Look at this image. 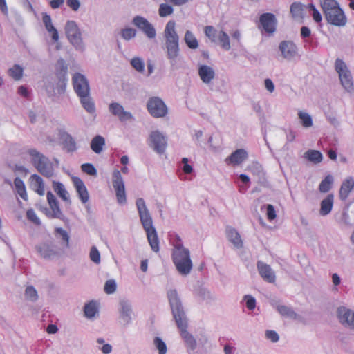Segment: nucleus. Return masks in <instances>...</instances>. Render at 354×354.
I'll return each mask as SVG.
<instances>
[{
  "mask_svg": "<svg viewBox=\"0 0 354 354\" xmlns=\"http://www.w3.org/2000/svg\"><path fill=\"white\" fill-rule=\"evenodd\" d=\"M167 297L173 317L178 328L180 330L181 337L183 339L187 347L192 351L195 350L197 346L196 341L193 335L187 330V317L176 290H169L167 292Z\"/></svg>",
  "mask_w": 354,
  "mask_h": 354,
  "instance_id": "1",
  "label": "nucleus"
},
{
  "mask_svg": "<svg viewBox=\"0 0 354 354\" xmlns=\"http://www.w3.org/2000/svg\"><path fill=\"white\" fill-rule=\"evenodd\" d=\"M165 39V49L166 56L169 62L171 68L177 70L182 66V59L180 56V37L176 30V22L169 21L163 32Z\"/></svg>",
  "mask_w": 354,
  "mask_h": 354,
  "instance_id": "2",
  "label": "nucleus"
},
{
  "mask_svg": "<svg viewBox=\"0 0 354 354\" xmlns=\"http://www.w3.org/2000/svg\"><path fill=\"white\" fill-rule=\"evenodd\" d=\"M136 207L139 214L140 223L145 230L149 244L154 252L160 250L159 239L157 231L153 226V219L143 198L136 200Z\"/></svg>",
  "mask_w": 354,
  "mask_h": 354,
  "instance_id": "3",
  "label": "nucleus"
},
{
  "mask_svg": "<svg viewBox=\"0 0 354 354\" xmlns=\"http://www.w3.org/2000/svg\"><path fill=\"white\" fill-rule=\"evenodd\" d=\"M173 246L172 260L176 270L181 275L189 274L193 267L189 250L184 247L178 235H176Z\"/></svg>",
  "mask_w": 354,
  "mask_h": 354,
  "instance_id": "4",
  "label": "nucleus"
},
{
  "mask_svg": "<svg viewBox=\"0 0 354 354\" xmlns=\"http://www.w3.org/2000/svg\"><path fill=\"white\" fill-rule=\"evenodd\" d=\"M319 4L327 21L335 26H344L347 18L336 0H319Z\"/></svg>",
  "mask_w": 354,
  "mask_h": 354,
  "instance_id": "5",
  "label": "nucleus"
},
{
  "mask_svg": "<svg viewBox=\"0 0 354 354\" xmlns=\"http://www.w3.org/2000/svg\"><path fill=\"white\" fill-rule=\"evenodd\" d=\"M27 153L30 161L37 170L44 177L51 178L54 176L55 169L48 158L35 149H30Z\"/></svg>",
  "mask_w": 354,
  "mask_h": 354,
  "instance_id": "6",
  "label": "nucleus"
},
{
  "mask_svg": "<svg viewBox=\"0 0 354 354\" xmlns=\"http://www.w3.org/2000/svg\"><path fill=\"white\" fill-rule=\"evenodd\" d=\"M65 34L69 43L75 50L83 52L85 44L83 41L81 30L77 24L73 20L66 21L64 27Z\"/></svg>",
  "mask_w": 354,
  "mask_h": 354,
  "instance_id": "7",
  "label": "nucleus"
},
{
  "mask_svg": "<svg viewBox=\"0 0 354 354\" xmlns=\"http://www.w3.org/2000/svg\"><path fill=\"white\" fill-rule=\"evenodd\" d=\"M204 32L207 37L213 42L220 44L221 47L228 51L231 48L229 35L223 30L218 31L212 26H207L204 28Z\"/></svg>",
  "mask_w": 354,
  "mask_h": 354,
  "instance_id": "8",
  "label": "nucleus"
},
{
  "mask_svg": "<svg viewBox=\"0 0 354 354\" xmlns=\"http://www.w3.org/2000/svg\"><path fill=\"white\" fill-rule=\"evenodd\" d=\"M335 67L339 75L342 86L346 91L352 92L354 88L353 78L346 64L342 59H337L335 60Z\"/></svg>",
  "mask_w": 354,
  "mask_h": 354,
  "instance_id": "9",
  "label": "nucleus"
},
{
  "mask_svg": "<svg viewBox=\"0 0 354 354\" xmlns=\"http://www.w3.org/2000/svg\"><path fill=\"white\" fill-rule=\"evenodd\" d=\"M35 250L41 258L48 260L59 257L64 252L62 248H58L51 241L39 243L35 246Z\"/></svg>",
  "mask_w": 354,
  "mask_h": 354,
  "instance_id": "10",
  "label": "nucleus"
},
{
  "mask_svg": "<svg viewBox=\"0 0 354 354\" xmlns=\"http://www.w3.org/2000/svg\"><path fill=\"white\" fill-rule=\"evenodd\" d=\"M119 322L124 326L129 325L133 319L132 302L127 299H121L118 307Z\"/></svg>",
  "mask_w": 354,
  "mask_h": 354,
  "instance_id": "11",
  "label": "nucleus"
},
{
  "mask_svg": "<svg viewBox=\"0 0 354 354\" xmlns=\"http://www.w3.org/2000/svg\"><path fill=\"white\" fill-rule=\"evenodd\" d=\"M149 113L154 118H162L167 113V107L158 97H150L147 103Z\"/></svg>",
  "mask_w": 354,
  "mask_h": 354,
  "instance_id": "12",
  "label": "nucleus"
},
{
  "mask_svg": "<svg viewBox=\"0 0 354 354\" xmlns=\"http://www.w3.org/2000/svg\"><path fill=\"white\" fill-rule=\"evenodd\" d=\"M149 146L158 154L165 153L167 147V138L159 131H153L149 136Z\"/></svg>",
  "mask_w": 354,
  "mask_h": 354,
  "instance_id": "13",
  "label": "nucleus"
},
{
  "mask_svg": "<svg viewBox=\"0 0 354 354\" xmlns=\"http://www.w3.org/2000/svg\"><path fill=\"white\" fill-rule=\"evenodd\" d=\"M132 24L141 30L147 38L152 39L156 37V28L146 18L136 15L133 18Z\"/></svg>",
  "mask_w": 354,
  "mask_h": 354,
  "instance_id": "14",
  "label": "nucleus"
},
{
  "mask_svg": "<svg viewBox=\"0 0 354 354\" xmlns=\"http://www.w3.org/2000/svg\"><path fill=\"white\" fill-rule=\"evenodd\" d=\"M113 186L115 191L117 201L120 204L127 201L124 183L120 172L118 170L113 174Z\"/></svg>",
  "mask_w": 354,
  "mask_h": 354,
  "instance_id": "15",
  "label": "nucleus"
},
{
  "mask_svg": "<svg viewBox=\"0 0 354 354\" xmlns=\"http://www.w3.org/2000/svg\"><path fill=\"white\" fill-rule=\"evenodd\" d=\"M73 88L78 97L90 94V87L86 77L80 73L73 77Z\"/></svg>",
  "mask_w": 354,
  "mask_h": 354,
  "instance_id": "16",
  "label": "nucleus"
},
{
  "mask_svg": "<svg viewBox=\"0 0 354 354\" xmlns=\"http://www.w3.org/2000/svg\"><path fill=\"white\" fill-rule=\"evenodd\" d=\"M337 316L339 322L346 327L354 329V311L345 306L337 310Z\"/></svg>",
  "mask_w": 354,
  "mask_h": 354,
  "instance_id": "17",
  "label": "nucleus"
},
{
  "mask_svg": "<svg viewBox=\"0 0 354 354\" xmlns=\"http://www.w3.org/2000/svg\"><path fill=\"white\" fill-rule=\"evenodd\" d=\"M47 201L50 206V209H46V215L49 218L62 219L63 214L59 208V203L51 192H47Z\"/></svg>",
  "mask_w": 354,
  "mask_h": 354,
  "instance_id": "18",
  "label": "nucleus"
},
{
  "mask_svg": "<svg viewBox=\"0 0 354 354\" xmlns=\"http://www.w3.org/2000/svg\"><path fill=\"white\" fill-rule=\"evenodd\" d=\"M109 111L113 115L117 117L120 122L133 120V115L125 111L123 106L118 102H111L109 105Z\"/></svg>",
  "mask_w": 354,
  "mask_h": 354,
  "instance_id": "19",
  "label": "nucleus"
},
{
  "mask_svg": "<svg viewBox=\"0 0 354 354\" xmlns=\"http://www.w3.org/2000/svg\"><path fill=\"white\" fill-rule=\"evenodd\" d=\"M257 267L260 276L264 281L270 283L275 282V272L269 265L259 261L257 263Z\"/></svg>",
  "mask_w": 354,
  "mask_h": 354,
  "instance_id": "20",
  "label": "nucleus"
},
{
  "mask_svg": "<svg viewBox=\"0 0 354 354\" xmlns=\"http://www.w3.org/2000/svg\"><path fill=\"white\" fill-rule=\"evenodd\" d=\"M198 73L203 83L206 85L212 84L216 77L214 69L205 64H201L198 66Z\"/></svg>",
  "mask_w": 354,
  "mask_h": 354,
  "instance_id": "21",
  "label": "nucleus"
},
{
  "mask_svg": "<svg viewBox=\"0 0 354 354\" xmlns=\"http://www.w3.org/2000/svg\"><path fill=\"white\" fill-rule=\"evenodd\" d=\"M259 21L263 30L268 33H273L276 30L277 19L272 13H263L260 16Z\"/></svg>",
  "mask_w": 354,
  "mask_h": 354,
  "instance_id": "22",
  "label": "nucleus"
},
{
  "mask_svg": "<svg viewBox=\"0 0 354 354\" xmlns=\"http://www.w3.org/2000/svg\"><path fill=\"white\" fill-rule=\"evenodd\" d=\"M279 50L286 59L290 60L297 55V47L291 41H283L279 44Z\"/></svg>",
  "mask_w": 354,
  "mask_h": 354,
  "instance_id": "23",
  "label": "nucleus"
},
{
  "mask_svg": "<svg viewBox=\"0 0 354 354\" xmlns=\"http://www.w3.org/2000/svg\"><path fill=\"white\" fill-rule=\"evenodd\" d=\"M73 182L82 203L88 202L89 194L84 182L78 177L73 178Z\"/></svg>",
  "mask_w": 354,
  "mask_h": 354,
  "instance_id": "24",
  "label": "nucleus"
},
{
  "mask_svg": "<svg viewBox=\"0 0 354 354\" xmlns=\"http://www.w3.org/2000/svg\"><path fill=\"white\" fill-rule=\"evenodd\" d=\"M248 152L245 149H236L227 158L226 162L229 164L238 165L244 162L248 158Z\"/></svg>",
  "mask_w": 354,
  "mask_h": 354,
  "instance_id": "25",
  "label": "nucleus"
},
{
  "mask_svg": "<svg viewBox=\"0 0 354 354\" xmlns=\"http://www.w3.org/2000/svg\"><path fill=\"white\" fill-rule=\"evenodd\" d=\"M354 189V178L351 176L346 178L342 183L339 192V198L346 201L349 194Z\"/></svg>",
  "mask_w": 354,
  "mask_h": 354,
  "instance_id": "26",
  "label": "nucleus"
},
{
  "mask_svg": "<svg viewBox=\"0 0 354 354\" xmlns=\"http://www.w3.org/2000/svg\"><path fill=\"white\" fill-rule=\"evenodd\" d=\"M226 236L228 241L232 243L234 248L240 249L243 247V243L239 233L232 227H227Z\"/></svg>",
  "mask_w": 354,
  "mask_h": 354,
  "instance_id": "27",
  "label": "nucleus"
},
{
  "mask_svg": "<svg viewBox=\"0 0 354 354\" xmlns=\"http://www.w3.org/2000/svg\"><path fill=\"white\" fill-rule=\"evenodd\" d=\"M30 186L32 189L39 195L44 196L45 193L44 180L41 176L37 174H32L30 178Z\"/></svg>",
  "mask_w": 354,
  "mask_h": 354,
  "instance_id": "28",
  "label": "nucleus"
},
{
  "mask_svg": "<svg viewBox=\"0 0 354 354\" xmlns=\"http://www.w3.org/2000/svg\"><path fill=\"white\" fill-rule=\"evenodd\" d=\"M43 23L45 26L46 30L51 35L52 39L55 41H58L59 34L57 30L54 27L51 17L47 13H43L42 17Z\"/></svg>",
  "mask_w": 354,
  "mask_h": 354,
  "instance_id": "29",
  "label": "nucleus"
},
{
  "mask_svg": "<svg viewBox=\"0 0 354 354\" xmlns=\"http://www.w3.org/2000/svg\"><path fill=\"white\" fill-rule=\"evenodd\" d=\"M62 140L64 146V149L68 153H72L77 149V143L75 140L72 136L68 133H64L62 135Z\"/></svg>",
  "mask_w": 354,
  "mask_h": 354,
  "instance_id": "30",
  "label": "nucleus"
},
{
  "mask_svg": "<svg viewBox=\"0 0 354 354\" xmlns=\"http://www.w3.org/2000/svg\"><path fill=\"white\" fill-rule=\"evenodd\" d=\"M334 196L332 194H328L321 201L319 214L322 216L329 214L333 209Z\"/></svg>",
  "mask_w": 354,
  "mask_h": 354,
  "instance_id": "31",
  "label": "nucleus"
},
{
  "mask_svg": "<svg viewBox=\"0 0 354 354\" xmlns=\"http://www.w3.org/2000/svg\"><path fill=\"white\" fill-rule=\"evenodd\" d=\"M277 312L283 317L292 319H297L299 315L289 306L281 304H273Z\"/></svg>",
  "mask_w": 354,
  "mask_h": 354,
  "instance_id": "32",
  "label": "nucleus"
},
{
  "mask_svg": "<svg viewBox=\"0 0 354 354\" xmlns=\"http://www.w3.org/2000/svg\"><path fill=\"white\" fill-rule=\"evenodd\" d=\"M55 235L57 239H60L62 249L68 248L69 247V234L62 227H57L55 230Z\"/></svg>",
  "mask_w": 354,
  "mask_h": 354,
  "instance_id": "33",
  "label": "nucleus"
},
{
  "mask_svg": "<svg viewBox=\"0 0 354 354\" xmlns=\"http://www.w3.org/2000/svg\"><path fill=\"white\" fill-rule=\"evenodd\" d=\"M83 108L89 113L93 114L95 112V105L90 94H86L79 97Z\"/></svg>",
  "mask_w": 354,
  "mask_h": 354,
  "instance_id": "34",
  "label": "nucleus"
},
{
  "mask_svg": "<svg viewBox=\"0 0 354 354\" xmlns=\"http://www.w3.org/2000/svg\"><path fill=\"white\" fill-rule=\"evenodd\" d=\"M53 187L54 191L63 201L68 203H71L68 192L66 190L62 183L53 181Z\"/></svg>",
  "mask_w": 354,
  "mask_h": 354,
  "instance_id": "35",
  "label": "nucleus"
},
{
  "mask_svg": "<svg viewBox=\"0 0 354 354\" xmlns=\"http://www.w3.org/2000/svg\"><path fill=\"white\" fill-rule=\"evenodd\" d=\"M304 156L306 159L315 164L319 163L323 160V156L322 153L317 150H308L304 153Z\"/></svg>",
  "mask_w": 354,
  "mask_h": 354,
  "instance_id": "36",
  "label": "nucleus"
},
{
  "mask_svg": "<svg viewBox=\"0 0 354 354\" xmlns=\"http://www.w3.org/2000/svg\"><path fill=\"white\" fill-rule=\"evenodd\" d=\"M105 145V140L101 136L94 137L91 142V149L96 153H100Z\"/></svg>",
  "mask_w": 354,
  "mask_h": 354,
  "instance_id": "37",
  "label": "nucleus"
},
{
  "mask_svg": "<svg viewBox=\"0 0 354 354\" xmlns=\"http://www.w3.org/2000/svg\"><path fill=\"white\" fill-rule=\"evenodd\" d=\"M84 315L88 319H93L98 312L97 303L91 301L86 304L84 308Z\"/></svg>",
  "mask_w": 354,
  "mask_h": 354,
  "instance_id": "38",
  "label": "nucleus"
},
{
  "mask_svg": "<svg viewBox=\"0 0 354 354\" xmlns=\"http://www.w3.org/2000/svg\"><path fill=\"white\" fill-rule=\"evenodd\" d=\"M249 171L253 174L257 176L259 180L265 179V173L261 164L257 162H254L248 166Z\"/></svg>",
  "mask_w": 354,
  "mask_h": 354,
  "instance_id": "39",
  "label": "nucleus"
},
{
  "mask_svg": "<svg viewBox=\"0 0 354 354\" xmlns=\"http://www.w3.org/2000/svg\"><path fill=\"white\" fill-rule=\"evenodd\" d=\"M184 41L186 45L191 49H196L198 47V40L190 30L185 32Z\"/></svg>",
  "mask_w": 354,
  "mask_h": 354,
  "instance_id": "40",
  "label": "nucleus"
},
{
  "mask_svg": "<svg viewBox=\"0 0 354 354\" xmlns=\"http://www.w3.org/2000/svg\"><path fill=\"white\" fill-rule=\"evenodd\" d=\"M131 67L139 73L145 72V61L140 57H134L130 61Z\"/></svg>",
  "mask_w": 354,
  "mask_h": 354,
  "instance_id": "41",
  "label": "nucleus"
},
{
  "mask_svg": "<svg viewBox=\"0 0 354 354\" xmlns=\"http://www.w3.org/2000/svg\"><path fill=\"white\" fill-rule=\"evenodd\" d=\"M298 118L300 120L301 125L304 128H310L313 126V119L309 113L302 111H299L298 112Z\"/></svg>",
  "mask_w": 354,
  "mask_h": 354,
  "instance_id": "42",
  "label": "nucleus"
},
{
  "mask_svg": "<svg viewBox=\"0 0 354 354\" xmlns=\"http://www.w3.org/2000/svg\"><path fill=\"white\" fill-rule=\"evenodd\" d=\"M14 185L18 194L24 199L27 200L28 196L26 191V187L23 180L19 178H16L14 180Z\"/></svg>",
  "mask_w": 354,
  "mask_h": 354,
  "instance_id": "43",
  "label": "nucleus"
},
{
  "mask_svg": "<svg viewBox=\"0 0 354 354\" xmlns=\"http://www.w3.org/2000/svg\"><path fill=\"white\" fill-rule=\"evenodd\" d=\"M24 296L26 299L32 302L36 301L39 298L37 291L32 286L26 288Z\"/></svg>",
  "mask_w": 354,
  "mask_h": 354,
  "instance_id": "44",
  "label": "nucleus"
},
{
  "mask_svg": "<svg viewBox=\"0 0 354 354\" xmlns=\"http://www.w3.org/2000/svg\"><path fill=\"white\" fill-rule=\"evenodd\" d=\"M333 182V178L331 175H328L322 180L319 186V190L322 193L328 192Z\"/></svg>",
  "mask_w": 354,
  "mask_h": 354,
  "instance_id": "45",
  "label": "nucleus"
},
{
  "mask_svg": "<svg viewBox=\"0 0 354 354\" xmlns=\"http://www.w3.org/2000/svg\"><path fill=\"white\" fill-rule=\"evenodd\" d=\"M304 6L300 2H294L290 6V12L293 17H302Z\"/></svg>",
  "mask_w": 354,
  "mask_h": 354,
  "instance_id": "46",
  "label": "nucleus"
},
{
  "mask_svg": "<svg viewBox=\"0 0 354 354\" xmlns=\"http://www.w3.org/2000/svg\"><path fill=\"white\" fill-rule=\"evenodd\" d=\"M23 72L24 69L21 66L18 64H15L12 68L9 69L8 74L15 80L17 81L21 79L23 76Z\"/></svg>",
  "mask_w": 354,
  "mask_h": 354,
  "instance_id": "47",
  "label": "nucleus"
},
{
  "mask_svg": "<svg viewBox=\"0 0 354 354\" xmlns=\"http://www.w3.org/2000/svg\"><path fill=\"white\" fill-rule=\"evenodd\" d=\"M137 31L133 28H125L121 30L120 35L122 39L126 41L134 38L136 36Z\"/></svg>",
  "mask_w": 354,
  "mask_h": 354,
  "instance_id": "48",
  "label": "nucleus"
},
{
  "mask_svg": "<svg viewBox=\"0 0 354 354\" xmlns=\"http://www.w3.org/2000/svg\"><path fill=\"white\" fill-rule=\"evenodd\" d=\"M173 12V7L167 3H161L159 6L158 14L161 17H167L171 15Z\"/></svg>",
  "mask_w": 354,
  "mask_h": 354,
  "instance_id": "49",
  "label": "nucleus"
},
{
  "mask_svg": "<svg viewBox=\"0 0 354 354\" xmlns=\"http://www.w3.org/2000/svg\"><path fill=\"white\" fill-rule=\"evenodd\" d=\"M153 344L156 349L158 351L159 354H166L167 348L166 344L162 339L158 337H156L153 339Z\"/></svg>",
  "mask_w": 354,
  "mask_h": 354,
  "instance_id": "50",
  "label": "nucleus"
},
{
  "mask_svg": "<svg viewBox=\"0 0 354 354\" xmlns=\"http://www.w3.org/2000/svg\"><path fill=\"white\" fill-rule=\"evenodd\" d=\"M117 288L116 282L114 279H109L104 284V290L106 294H113L115 292Z\"/></svg>",
  "mask_w": 354,
  "mask_h": 354,
  "instance_id": "51",
  "label": "nucleus"
},
{
  "mask_svg": "<svg viewBox=\"0 0 354 354\" xmlns=\"http://www.w3.org/2000/svg\"><path fill=\"white\" fill-rule=\"evenodd\" d=\"M307 8L309 9L310 11H311L312 17L315 22L319 23L322 21V15L319 10L315 8V6L313 4H308Z\"/></svg>",
  "mask_w": 354,
  "mask_h": 354,
  "instance_id": "52",
  "label": "nucleus"
},
{
  "mask_svg": "<svg viewBox=\"0 0 354 354\" xmlns=\"http://www.w3.org/2000/svg\"><path fill=\"white\" fill-rule=\"evenodd\" d=\"M82 171L84 173L91 175V176H96L97 175V169L91 163H84L81 166Z\"/></svg>",
  "mask_w": 354,
  "mask_h": 354,
  "instance_id": "53",
  "label": "nucleus"
},
{
  "mask_svg": "<svg viewBox=\"0 0 354 354\" xmlns=\"http://www.w3.org/2000/svg\"><path fill=\"white\" fill-rule=\"evenodd\" d=\"M90 259L91 260L96 263L99 264L100 263V254L95 246H93L90 251Z\"/></svg>",
  "mask_w": 354,
  "mask_h": 354,
  "instance_id": "54",
  "label": "nucleus"
},
{
  "mask_svg": "<svg viewBox=\"0 0 354 354\" xmlns=\"http://www.w3.org/2000/svg\"><path fill=\"white\" fill-rule=\"evenodd\" d=\"M27 218L32 222L35 225H40L41 222L39 218L37 217L35 212L32 209H28L26 212Z\"/></svg>",
  "mask_w": 354,
  "mask_h": 354,
  "instance_id": "55",
  "label": "nucleus"
},
{
  "mask_svg": "<svg viewBox=\"0 0 354 354\" xmlns=\"http://www.w3.org/2000/svg\"><path fill=\"white\" fill-rule=\"evenodd\" d=\"M266 338L270 340L272 342L275 343L277 342L279 339V336L278 333L272 330H268L265 333Z\"/></svg>",
  "mask_w": 354,
  "mask_h": 354,
  "instance_id": "56",
  "label": "nucleus"
},
{
  "mask_svg": "<svg viewBox=\"0 0 354 354\" xmlns=\"http://www.w3.org/2000/svg\"><path fill=\"white\" fill-rule=\"evenodd\" d=\"M244 300L245 301L246 307L249 310H254L255 308L256 300L254 297L247 295L244 297Z\"/></svg>",
  "mask_w": 354,
  "mask_h": 354,
  "instance_id": "57",
  "label": "nucleus"
},
{
  "mask_svg": "<svg viewBox=\"0 0 354 354\" xmlns=\"http://www.w3.org/2000/svg\"><path fill=\"white\" fill-rule=\"evenodd\" d=\"M267 218L270 221L274 220L276 218L274 207L271 204L267 205Z\"/></svg>",
  "mask_w": 354,
  "mask_h": 354,
  "instance_id": "58",
  "label": "nucleus"
},
{
  "mask_svg": "<svg viewBox=\"0 0 354 354\" xmlns=\"http://www.w3.org/2000/svg\"><path fill=\"white\" fill-rule=\"evenodd\" d=\"M66 4L73 11H77L80 6V3L79 0H66Z\"/></svg>",
  "mask_w": 354,
  "mask_h": 354,
  "instance_id": "59",
  "label": "nucleus"
},
{
  "mask_svg": "<svg viewBox=\"0 0 354 354\" xmlns=\"http://www.w3.org/2000/svg\"><path fill=\"white\" fill-rule=\"evenodd\" d=\"M264 85L266 88L270 93H272L274 91L275 86L272 80L267 78L264 81Z\"/></svg>",
  "mask_w": 354,
  "mask_h": 354,
  "instance_id": "60",
  "label": "nucleus"
},
{
  "mask_svg": "<svg viewBox=\"0 0 354 354\" xmlns=\"http://www.w3.org/2000/svg\"><path fill=\"white\" fill-rule=\"evenodd\" d=\"M98 348L102 351L103 354H109L112 352L113 348L110 344H105Z\"/></svg>",
  "mask_w": 354,
  "mask_h": 354,
  "instance_id": "61",
  "label": "nucleus"
},
{
  "mask_svg": "<svg viewBox=\"0 0 354 354\" xmlns=\"http://www.w3.org/2000/svg\"><path fill=\"white\" fill-rule=\"evenodd\" d=\"M64 2V0H50L49 3L52 8L56 9L59 8Z\"/></svg>",
  "mask_w": 354,
  "mask_h": 354,
  "instance_id": "62",
  "label": "nucleus"
},
{
  "mask_svg": "<svg viewBox=\"0 0 354 354\" xmlns=\"http://www.w3.org/2000/svg\"><path fill=\"white\" fill-rule=\"evenodd\" d=\"M310 30L307 26H302L301 28V36L303 38L308 37L310 35Z\"/></svg>",
  "mask_w": 354,
  "mask_h": 354,
  "instance_id": "63",
  "label": "nucleus"
},
{
  "mask_svg": "<svg viewBox=\"0 0 354 354\" xmlns=\"http://www.w3.org/2000/svg\"><path fill=\"white\" fill-rule=\"evenodd\" d=\"M147 77H149L154 71V64L151 61H148L147 63Z\"/></svg>",
  "mask_w": 354,
  "mask_h": 354,
  "instance_id": "64",
  "label": "nucleus"
}]
</instances>
